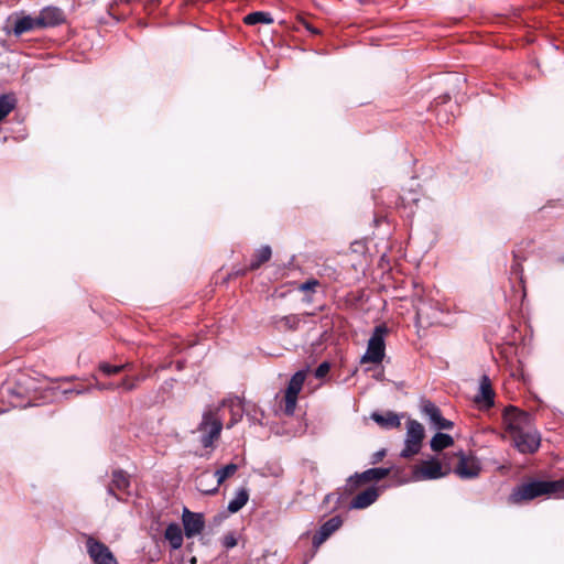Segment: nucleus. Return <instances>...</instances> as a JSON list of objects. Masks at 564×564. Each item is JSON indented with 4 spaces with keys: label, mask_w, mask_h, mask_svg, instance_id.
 Listing matches in <instances>:
<instances>
[{
    "label": "nucleus",
    "mask_w": 564,
    "mask_h": 564,
    "mask_svg": "<svg viewBox=\"0 0 564 564\" xmlns=\"http://www.w3.org/2000/svg\"><path fill=\"white\" fill-rule=\"evenodd\" d=\"M564 495V477L557 480H532L513 489L509 496V502L520 505L541 496Z\"/></svg>",
    "instance_id": "1"
},
{
    "label": "nucleus",
    "mask_w": 564,
    "mask_h": 564,
    "mask_svg": "<svg viewBox=\"0 0 564 564\" xmlns=\"http://www.w3.org/2000/svg\"><path fill=\"white\" fill-rule=\"evenodd\" d=\"M383 456H384V451L378 452V453L376 454V460H375V463H376L377 460L381 459Z\"/></svg>",
    "instance_id": "40"
},
{
    "label": "nucleus",
    "mask_w": 564,
    "mask_h": 564,
    "mask_svg": "<svg viewBox=\"0 0 564 564\" xmlns=\"http://www.w3.org/2000/svg\"><path fill=\"white\" fill-rule=\"evenodd\" d=\"M271 254L272 251L269 246L261 247L259 250H257L253 259L251 260L250 269L257 270L258 268H260L261 264L270 260Z\"/></svg>",
    "instance_id": "24"
},
{
    "label": "nucleus",
    "mask_w": 564,
    "mask_h": 564,
    "mask_svg": "<svg viewBox=\"0 0 564 564\" xmlns=\"http://www.w3.org/2000/svg\"><path fill=\"white\" fill-rule=\"evenodd\" d=\"M279 328L295 330L300 325V317L297 315L282 316L275 321Z\"/></svg>",
    "instance_id": "29"
},
{
    "label": "nucleus",
    "mask_w": 564,
    "mask_h": 564,
    "mask_svg": "<svg viewBox=\"0 0 564 564\" xmlns=\"http://www.w3.org/2000/svg\"><path fill=\"white\" fill-rule=\"evenodd\" d=\"M89 390H90V388H74V389H69V390H64L63 393L64 394L74 393L76 395H80V394L88 392Z\"/></svg>",
    "instance_id": "36"
},
{
    "label": "nucleus",
    "mask_w": 564,
    "mask_h": 564,
    "mask_svg": "<svg viewBox=\"0 0 564 564\" xmlns=\"http://www.w3.org/2000/svg\"><path fill=\"white\" fill-rule=\"evenodd\" d=\"M249 499L248 491L246 489H240L237 491L235 498L229 501L228 503V510L231 513L238 512L247 502Z\"/></svg>",
    "instance_id": "25"
},
{
    "label": "nucleus",
    "mask_w": 564,
    "mask_h": 564,
    "mask_svg": "<svg viewBox=\"0 0 564 564\" xmlns=\"http://www.w3.org/2000/svg\"><path fill=\"white\" fill-rule=\"evenodd\" d=\"M454 443V440L451 435L445 433H436L432 440H431V448L434 452H440L444 448H447L452 446Z\"/></svg>",
    "instance_id": "23"
},
{
    "label": "nucleus",
    "mask_w": 564,
    "mask_h": 564,
    "mask_svg": "<svg viewBox=\"0 0 564 564\" xmlns=\"http://www.w3.org/2000/svg\"><path fill=\"white\" fill-rule=\"evenodd\" d=\"M237 469H238V466L234 463H230V464L226 465L225 467L217 469L213 475V477H215L217 479V481H216L217 486H220L227 478L235 475Z\"/></svg>",
    "instance_id": "28"
},
{
    "label": "nucleus",
    "mask_w": 564,
    "mask_h": 564,
    "mask_svg": "<svg viewBox=\"0 0 564 564\" xmlns=\"http://www.w3.org/2000/svg\"><path fill=\"white\" fill-rule=\"evenodd\" d=\"M221 406H228L230 408V411H231V414H232V417H231V421L230 423L227 425L228 429H230L234 424H236L242 416L241 412V404H240V400L238 398L236 399H229V400H224L221 402V404L218 406L219 409Z\"/></svg>",
    "instance_id": "22"
},
{
    "label": "nucleus",
    "mask_w": 564,
    "mask_h": 564,
    "mask_svg": "<svg viewBox=\"0 0 564 564\" xmlns=\"http://www.w3.org/2000/svg\"><path fill=\"white\" fill-rule=\"evenodd\" d=\"M329 371V365L328 362H322L315 370V377L316 378H323L325 377Z\"/></svg>",
    "instance_id": "35"
},
{
    "label": "nucleus",
    "mask_w": 564,
    "mask_h": 564,
    "mask_svg": "<svg viewBox=\"0 0 564 564\" xmlns=\"http://www.w3.org/2000/svg\"><path fill=\"white\" fill-rule=\"evenodd\" d=\"M502 419L509 437L524 433L530 429H534L532 416L528 412L513 406L505 409Z\"/></svg>",
    "instance_id": "3"
},
{
    "label": "nucleus",
    "mask_w": 564,
    "mask_h": 564,
    "mask_svg": "<svg viewBox=\"0 0 564 564\" xmlns=\"http://www.w3.org/2000/svg\"><path fill=\"white\" fill-rule=\"evenodd\" d=\"M457 464L454 473L462 479H473L479 476L480 464L474 456H467L464 452L457 454Z\"/></svg>",
    "instance_id": "11"
},
{
    "label": "nucleus",
    "mask_w": 564,
    "mask_h": 564,
    "mask_svg": "<svg viewBox=\"0 0 564 564\" xmlns=\"http://www.w3.org/2000/svg\"><path fill=\"white\" fill-rule=\"evenodd\" d=\"M37 21V17L33 18L31 15H23L18 18L14 22L13 34L15 36H21L23 33L41 29Z\"/></svg>",
    "instance_id": "19"
},
{
    "label": "nucleus",
    "mask_w": 564,
    "mask_h": 564,
    "mask_svg": "<svg viewBox=\"0 0 564 564\" xmlns=\"http://www.w3.org/2000/svg\"><path fill=\"white\" fill-rule=\"evenodd\" d=\"M371 419L378 425H380L381 427H384V429L399 427L401 424L400 416L393 412H387L386 414L373 412L371 414Z\"/></svg>",
    "instance_id": "21"
},
{
    "label": "nucleus",
    "mask_w": 564,
    "mask_h": 564,
    "mask_svg": "<svg viewBox=\"0 0 564 564\" xmlns=\"http://www.w3.org/2000/svg\"><path fill=\"white\" fill-rule=\"evenodd\" d=\"M318 282L315 280L307 281L301 285L302 291H311L314 290L317 286Z\"/></svg>",
    "instance_id": "37"
},
{
    "label": "nucleus",
    "mask_w": 564,
    "mask_h": 564,
    "mask_svg": "<svg viewBox=\"0 0 564 564\" xmlns=\"http://www.w3.org/2000/svg\"><path fill=\"white\" fill-rule=\"evenodd\" d=\"M86 551L93 564H118L111 550L91 535H85Z\"/></svg>",
    "instance_id": "6"
},
{
    "label": "nucleus",
    "mask_w": 564,
    "mask_h": 564,
    "mask_svg": "<svg viewBox=\"0 0 564 564\" xmlns=\"http://www.w3.org/2000/svg\"><path fill=\"white\" fill-rule=\"evenodd\" d=\"M306 373L303 370L295 372L289 381L288 388L284 394V413L292 415L296 408L297 395L301 392Z\"/></svg>",
    "instance_id": "7"
},
{
    "label": "nucleus",
    "mask_w": 564,
    "mask_h": 564,
    "mask_svg": "<svg viewBox=\"0 0 564 564\" xmlns=\"http://www.w3.org/2000/svg\"><path fill=\"white\" fill-rule=\"evenodd\" d=\"M343 524L340 517L336 516L327 520L313 536V545L318 547Z\"/></svg>",
    "instance_id": "16"
},
{
    "label": "nucleus",
    "mask_w": 564,
    "mask_h": 564,
    "mask_svg": "<svg viewBox=\"0 0 564 564\" xmlns=\"http://www.w3.org/2000/svg\"><path fill=\"white\" fill-rule=\"evenodd\" d=\"M449 469L443 470L442 465L434 458L423 460L413 468L415 480L438 479L448 474Z\"/></svg>",
    "instance_id": "10"
},
{
    "label": "nucleus",
    "mask_w": 564,
    "mask_h": 564,
    "mask_svg": "<svg viewBox=\"0 0 564 564\" xmlns=\"http://www.w3.org/2000/svg\"><path fill=\"white\" fill-rule=\"evenodd\" d=\"M164 538L173 550H178L183 545V532L177 523L173 522L166 527Z\"/></svg>",
    "instance_id": "20"
},
{
    "label": "nucleus",
    "mask_w": 564,
    "mask_h": 564,
    "mask_svg": "<svg viewBox=\"0 0 564 564\" xmlns=\"http://www.w3.org/2000/svg\"><path fill=\"white\" fill-rule=\"evenodd\" d=\"M562 261L564 262V258L562 259Z\"/></svg>",
    "instance_id": "41"
},
{
    "label": "nucleus",
    "mask_w": 564,
    "mask_h": 564,
    "mask_svg": "<svg viewBox=\"0 0 564 564\" xmlns=\"http://www.w3.org/2000/svg\"><path fill=\"white\" fill-rule=\"evenodd\" d=\"M182 522L184 534L187 539H192L202 533L205 528V519L202 513L192 512L187 508L183 509Z\"/></svg>",
    "instance_id": "13"
},
{
    "label": "nucleus",
    "mask_w": 564,
    "mask_h": 564,
    "mask_svg": "<svg viewBox=\"0 0 564 564\" xmlns=\"http://www.w3.org/2000/svg\"><path fill=\"white\" fill-rule=\"evenodd\" d=\"M143 379H144V377H142V376H135L133 378L126 377L120 383H118L116 386H117V389L122 388L126 391H131V390L135 389L137 382H139Z\"/></svg>",
    "instance_id": "33"
},
{
    "label": "nucleus",
    "mask_w": 564,
    "mask_h": 564,
    "mask_svg": "<svg viewBox=\"0 0 564 564\" xmlns=\"http://www.w3.org/2000/svg\"><path fill=\"white\" fill-rule=\"evenodd\" d=\"M99 369L105 375L112 376V375L119 373V372L124 371V370H131L132 369V364L126 362V364H121V365H118V366H112V365H109L107 362H102V364L99 365Z\"/></svg>",
    "instance_id": "30"
},
{
    "label": "nucleus",
    "mask_w": 564,
    "mask_h": 564,
    "mask_svg": "<svg viewBox=\"0 0 564 564\" xmlns=\"http://www.w3.org/2000/svg\"><path fill=\"white\" fill-rule=\"evenodd\" d=\"M425 437L423 425L416 420L406 422V434L404 440V448L401 451L402 458H411L420 453L422 443Z\"/></svg>",
    "instance_id": "5"
},
{
    "label": "nucleus",
    "mask_w": 564,
    "mask_h": 564,
    "mask_svg": "<svg viewBox=\"0 0 564 564\" xmlns=\"http://www.w3.org/2000/svg\"><path fill=\"white\" fill-rule=\"evenodd\" d=\"M37 19L41 29L53 28L65 21V14L62 9L50 6L40 11Z\"/></svg>",
    "instance_id": "14"
},
{
    "label": "nucleus",
    "mask_w": 564,
    "mask_h": 564,
    "mask_svg": "<svg viewBox=\"0 0 564 564\" xmlns=\"http://www.w3.org/2000/svg\"><path fill=\"white\" fill-rule=\"evenodd\" d=\"M221 543L224 547L232 549L237 545L238 540L234 532H229L223 538Z\"/></svg>",
    "instance_id": "34"
},
{
    "label": "nucleus",
    "mask_w": 564,
    "mask_h": 564,
    "mask_svg": "<svg viewBox=\"0 0 564 564\" xmlns=\"http://www.w3.org/2000/svg\"><path fill=\"white\" fill-rule=\"evenodd\" d=\"M390 474V468L375 467L365 470L361 474H356L347 480L349 490L352 491L358 488L361 484L378 481L386 478Z\"/></svg>",
    "instance_id": "12"
},
{
    "label": "nucleus",
    "mask_w": 564,
    "mask_h": 564,
    "mask_svg": "<svg viewBox=\"0 0 564 564\" xmlns=\"http://www.w3.org/2000/svg\"><path fill=\"white\" fill-rule=\"evenodd\" d=\"M413 305H414V308H415V312H416V316H417L419 319L430 318L431 317L429 312H427L429 304L426 303V301L421 295H415Z\"/></svg>",
    "instance_id": "31"
},
{
    "label": "nucleus",
    "mask_w": 564,
    "mask_h": 564,
    "mask_svg": "<svg viewBox=\"0 0 564 564\" xmlns=\"http://www.w3.org/2000/svg\"><path fill=\"white\" fill-rule=\"evenodd\" d=\"M208 478H214L213 476H210L208 473H205V474H202L198 478H197V488L198 490H200L204 494H208V495H213L215 494L217 490H218V487L219 486H215L213 488H208L207 487V484H205V481L208 479Z\"/></svg>",
    "instance_id": "32"
},
{
    "label": "nucleus",
    "mask_w": 564,
    "mask_h": 564,
    "mask_svg": "<svg viewBox=\"0 0 564 564\" xmlns=\"http://www.w3.org/2000/svg\"><path fill=\"white\" fill-rule=\"evenodd\" d=\"M379 497V491L375 487H369L358 494L350 502L351 509H365L371 506Z\"/></svg>",
    "instance_id": "18"
},
{
    "label": "nucleus",
    "mask_w": 564,
    "mask_h": 564,
    "mask_svg": "<svg viewBox=\"0 0 564 564\" xmlns=\"http://www.w3.org/2000/svg\"><path fill=\"white\" fill-rule=\"evenodd\" d=\"M513 446L521 454H534L541 445V434L534 429H530L524 433H520L510 437Z\"/></svg>",
    "instance_id": "8"
},
{
    "label": "nucleus",
    "mask_w": 564,
    "mask_h": 564,
    "mask_svg": "<svg viewBox=\"0 0 564 564\" xmlns=\"http://www.w3.org/2000/svg\"><path fill=\"white\" fill-rule=\"evenodd\" d=\"M97 389L99 390H115L117 389V386L115 383H98L97 386Z\"/></svg>",
    "instance_id": "38"
},
{
    "label": "nucleus",
    "mask_w": 564,
    "mask_h": 564,
    "mask_svg": "<svg viewBox=\"0 0 564 564\" xmlns=\"http://www.w3.org/2000/svg\"><path fill=\"white\" fill-rule=\"evenodd\" d=\"M495 392L491 387V382L488 376H482L479 384V392L475 397V402L485 408H491L494 405Z\"/></svg>",
    "instance_id": "17"
},
{
    "label": "nucleus",
    "mask_w": 564,
    "mask_h": 564,
    "mask_svg": "<svg viewBox=\"0 0 564 564\" xmlns=\"http://www.w3.org/2000/svg\"><path fill=\"white\" fill-rule=\"evenodd\" d=\"M129 487L130 479L128 474L121 469H117L112 471L111 482L107 486V494L113 496L117 500H122L117 491L126 492Z\"/></svg>",
    "instance_id": "15"
},
{
    "label": "nucleus",
    "mask_w": 564,
    "mask_h": 564,
    "mask_svg": "<svg viewBox=\"0 0 564 564\" xmlns=\"http://www.w3.org/2000/svg\"><path fill=\"white\" fill-rule=\"evenodd\" d=\"M512 271H513L514 273H520V272L522 271V267H521V264H520V263H516V264H513V265H512Z\"/></svg>",
    "instance_id": "39"
},
{
    "label": "nucleus",
    "mask_w": 564,
    "mask_h": 564,
    "mask_svg": "<svg viewBox=\"0 0 564 564\" xmlns=\"http://www.w3.org/2000/svg\"><path fill=\"white\" fill-rule=\"evenodd\" d=\"M223 430V421L219 415V408L208 406L202 416L197 431L200 433V443L205 448L213 447L214 442L219 438Z\"/></svg>",
    "instance_id": "2"
},
{
    "label": "nucleus",
    "mask_w": 564,
    "mask_h": 564,
    "mask_svg": "<svg viewBox=\"0 0 564 564\" xmlns=\"http://www.w3.org/2000/svg\"><path fill=\"white\" fill-rule=\"evenodd\" d=\"M388 334V327L383 324L375 327L367 345V350L361 357L362 364H380L386 355L384 336Z\"/></svg>",
    "instance_id": "4"
},
{
    "label": "nucleus",
    "mask_w": 564,
    "mask_h": 564,
    "mask_svg": "<svg viewBox=\"0 0 564 564\" xmlns=\"http://www.w3.org/2000/svg\"><path fill=\"white\" fill-rule=\"evenodd\" d=\"M15 107V98L12 95L0 96V121H2Z\"/></svg>",
    "instance_id": "27"
},
{
    "label": "nucleus",
    "mask_w": 564,
    "mask_h": 564,
    "mask_svg": "<svg viewBox=\"0 0 564 564\" xmlns=\"http://www.w3.org/2000/svg\"><path fill=\"white\" fill-rule=\"evenodd\" d=\"M421 413L436 430H451L454 423L443 417L441 410L430 400L421 401Z\"/></svg>",
    "instance_id": "9"
},
{
    "label": "nucleus",
    "mask_w": 564,
    "mask_h": 564,
    "mask_svg": "<svg viewBox=\"0 0 564 564\" xmlns=\"http://www.w3.org/2000/svg\"><path fill=\"white\" fill-rule=\"evenodd\" d=\"M246 24L254 25L258 23H264V24H271L273 23V19L270 15V13L262 12V11H256L252 13H249L243 19Z\"/></svg>",
    "instance_id": "26"
}]
</instances>
